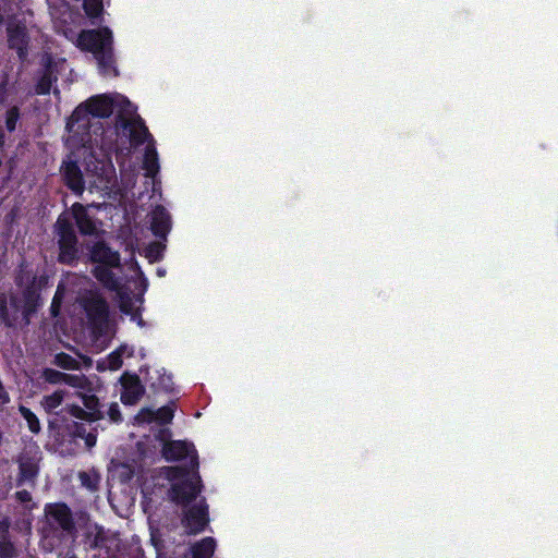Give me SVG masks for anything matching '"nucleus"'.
I'll return each instance as SVG.
<instances>
[{"instance_id":"obj_14","label":"nucleus","mask_w":558,"mask_h":558,"mask_svg":"<svg viewBox=\"0 0 558 558\" xmlns=\"http://www.w3.org/2000/svg\"><path fill=\"white\" fill-rule=\"evenodd\" d=\"M46 514L50 524L57 525L63 531H70L73 527L70 509L63 504L48 506Z\"/></svg>"},{"instance_id":"obj_21","label":"nucleus","mask_w":558,"mask_h":558,"mask_svg":"<svg viewBox=\"0 0 558 558\" xmlns=\"http://www.w3.org/2000/svg\"><path fill=\"white\" fill-rule=\"evenodd\" d=\"M106 265H98L94 269L95 277L109 290L121 294V282Z\"/></svg>"},{"instance_id":"obj_2","label":"nucleus","mask_w":558,"mask_h":558,"mask_svg":"<svg viewBox=\"0 0 558 558\" xmlns=\"http://www.w3.org/2000/svg\"><path fill=\"white\" fill-rule=\"evenodd\" d=\"M162 454L168 461H184L187 469L181 466L166 468L165 474L172 482L171 499L178 505L187 506L201 493V477L197 472L198 458L192 442L172 440L163 445Z\"/></svg>"},{"instance_id":"obj_10","label":"nucleus","mask_w":558,"mask_h":558,"mask_svg":"<svg viewBox=\"0 0 558 558\" xmlns=\"http://www.w3.org/2000/svg\"><path fill=\"white\" fill-rule=\"evenodd\" d=\"M86 410L78 405H68L62 412H68L73 417L95 421L101 417L98 410V399L93 395L80 393Z\"/></svg>"},{"instance_id":"obj_17","label":"nucleus","mask_w":558,"mask_h":558,"mask_svg":"<svg viewBox=\"0 0 558 558\" xmlns=\"http://www.w3.org/2000/svg\"><path fill=\"white\" fill-rule=\"evenodd\" d=\"M150 229L153 233L160 238L166 239L171 229V217L169 213L162 207L157 206L150 214Z\"/></svg>"},{"instance_id":"obj_20","label":"nucleus","mask_w":558,"mask_h":558,"mask_svg":"<svg viewBox=\"0 0 558 558\" xmlns=\"http://www.w3.org/2000/svg\"><path fill=\"white\" fill-rule=\"evenodd\" d=\"M89 171L96 175L93 185L98 190H107L111 186L114 178V169L110 162L98 161Z\"/></svg>"},{"instance_id":"obj_11","label":"nucleus","mask_w":558,"mask_h":558,"mask_svg":"<svg viewBox=\"0 0 558 558\" xmlns=\"http://www.w3.org/2000/svg\"><path fill=\"white\" fill-rule=\"evenodd\" d=\"M19 485L32 484L38 472V458L36 452H33V449L22 452L19 458Z\"/></svg>"},{"instance_id":"obj_32","label":"nucleus","mask_w":558,"mask_h":558,"mask_svg":"<svg viewBox=\"0 0 558 558\" xmlns=\"http://www.w3.org/2000/svg\"><path fill=\"white\" fill-rule=\"evenodd\" d=\"M20 118V112L16 107H12L7 111L5 128L9 132H13Z\"/></svg>"},{"instance_id":"obj_4","label":"nucleus","mask_w":558,"mask_h":558,"mask_svg":"<svg viewBox=\"0 0 558 558\" xmlns=\"http://www.w3.org/2000/svg\"><path fill=\"white\" fill-rule=\"evenodd\" d=\"M129 126L131 145L140 146L142 144H146L143 167L146 171V177L155 179L159 171V163L154 138L149 134L142 119L134 120Z\"/></svg>"},{"instance_id":"obj_18","label":"nucleus","mask_w":558,"mask_h":558,"mask_svg":"<svg viewBox=\"0 0 558 558\" xmlns=\"http://www.w3.org/2000/svg\"><path fill=\"white\" fill-rule=\"evenodd\" d=\"M172 418V409L170 407H161L156 411H153L150 409L141 410L134 417V423L141 425L156 421L160 424H167L170 423Z\"/></svg>"},{"instance_id":"obj_39","label":"nucleus","mask_w":558,"mask_h":558,"mask_svg":"<svg viewBox=\"0 0 558 558\" xmlns=\"http://www.w3.org/2000/svg\"><path fill=\"white\" fill-rule=\"evenodd\" d=\"M7 1L8 0H0V22L2 21V11H5V5H7Z\"/></svg>"},{"instance_id":"obj_19","label":"nucleus","mask_w":558,"mask_h":558,"mask_svg":"<svg viewBox=\"0 0 558 558\" xmlns=\"http://www.w3.org/2000/svg\"><path fill=\"white\" fill-rule=\"evenodd\" d=\"M72 216L81 233L89 235L97 233L96 221L88 215L87 209L83 205L75 203L72 206Z\"/></svg>"},{"instance_id":"obj_15","label":"nucleus","mask_w":558,"mask_h":558,"mask_svg":"<svg viewBox=\"0 0 558 558\" xmlns=\"http://www.w3.org/2000/svg\"><path fill=\"white\" fill-rule=\"evenodd\" d=\"M61 170L65 184L69 189H71L75 194L81 195L84 191V181L76 161L69 157V159L63 162Z\"/></svg>"},{"instance_id":"obj_35","label":"nucleus","mask_w":558,"mask_h":558,"mask_svg":"<svg viewBox=\"0 0 558 558\" xmlns=\"http://www.w3.org/2000/svg\"><path fill=\"white\" fill-rule=\"evenodd\" d=\"M108 416L114 423H118V422H120L122 420V416H121L118 403H111L110 404V407L108 409Z\"/></svg>"},{"instance_id":"obj_13","label":"nucleus","mask_w":558,"mask_h":558,"mask_svg":"<svg viewBox=\"0 0 558 558\" xmlns=\"http://www.w3.org/2000/svg\"><path fill=\"white\" fill-rule=\"evenodd\" d=\"M121 384L123 391L121 393V401L124 404H135L144 393V387L142 386L137 376L123 375L121 377Z\"/></svg>"},{"instance_id":"obj_29","label":"nucleus","mask_w":558,"mask_h":558,"mask_svg":"<svg viewBox=\"0 0 558 558\" xmlns=\"http://www.w3.org/2000/svg\"><path fill=\"white\" fill-rule=\"evenodd\" d=\"M54 363L61 368L77 369L80 362L66 353H59L54 357Z\"/></svg>"},{"instance_id":"obj_38","label":"nucleus","mask_w":558,"mask_h":558,"mask_svg":"<svg viewBox=\"0 0 558 558\" xmlns=\"http://www.w3.org/2000/svg\"><path fill=\"white\" fill-rule=\"evenodd\" d=\"M161 385H162V387L165 389H170L171 386H172L171 377L170 376H166V378L162 379Z\"/></svg>"},{"instance_id":"obj_42","label":"nucleus","mask_w":558,"mask_h":558,"mask_svg":"<svg viewBox=\"0 0 558 558\" xmlns=\"http://www.w3.org/2000/svg\"><path fill=\"white\" fill-rule=\"evenodd\" d=\"M23 281H24V276L21 275L19 278H17V284L19 286H22L23 284Z\"/></svg>"},{"instance_id":"obj_24","label":"nucleus","mask_w":558,"mask_h":558,"mask_svg":"<svg viewBox=\"0 0 558 558\" xmlns=\"http://www.w3.org/2000/svg\"><path fill=\"white\" fill-rule=\"evenodd\" d=\"M64 397V390H57L51 395L45 396L41 399L40 404L47 413H51L62 404Z\"/></svg>"},{"instance_id":"obj_16","label":"nucleus","mask_w":558,"mask_h":558,"mask_svg":"<svg viewBox=\"0 0 558 558\" xmlns=\"http://www.w3.org/2000/svg\"><path fill=\"white\" fill-rule=\"evenodd\" d=\"M90 258L99 265L109 267H118L120 265V255L117 251L111 250L104 242H97L90 248Z\"/></svg>"},{"instance_id":"obj_6","label":"nucleus","mask_w":558,"mask_h":558,"mask_svg":"<svg viewBox=\"0 0 558 558\" xmlns=\"http://www.w3.org/2000/svg\"><path fill=\"white\" fill-rule=\"evenodd\" d=\"M56 231L59 236V262L63 264L73 263L77 258V239L70 219L65 215L58 218Z\"/></svg>"},{"instance_id":"obj_27","label":"nucleus","mask_w":558,"mask_h":558,"mask_svg":"<svg viewBox=\"0 0 558 558\" xmlns=\"http://www.w3.org/2000/svg\"><path fill=\"white\" fill-rule=\"evenodd\" d=\"M64 384L73 388L90 391V383L84 375L66 374Z\"/></svg>"},{"instance_id":"obj_33","label":"nucleus","mask_w":558,"mask_h":558,"mask_svg":"<svg viewBox=\"0 0 558 558\" xmlns=\"http://www.w3.org/2000/svg\"><path fill=\"white\" fill-rule=\"evenodd\" d=\"M52 86V77L50 74L45 73L36 85V93L39 95L48 94Z\"/></svg>"},{"instance_id":"obj_1","label":"nucleus","mask_w":558,"mask_h":558,"mask_svg":"<svg viewBox=\"0 0 558 558\" xmlns=\"http://www.w3.org/2000/svg\"><path fill=\"white\" fill-rule=\"evenodd\" d=\"M113 111L119 116L118 125L130 133V124L136 119V108L120 94L97 95L80 105L70 117L66 129V144L71 149L77 148L85 154L92 150L93 134L100 129L99 118L109 117Z\"/></svg>"},{"instance_id":"obj_34","label":"nucleus","mask_w":558,"mask_h":558,"mask_svg":"<svg viewBox=\"0 0 558 558\" xmlns=\"http://www.w3.org/2000/svg\"><path fill=\"white\" fill-rule=\"evenodd\" d=\"M65 373L56 369L47 368L44 372V378L50 384H61L65 380Z\"/></svg>"},{"instance_id":"obj_7","label":"nucleus","mask_w":558,"mask_h":558,"mask_svg":"<svg viewBox=\"0 0 558 558\" xmlns=\"http://www.w3.org/2000/svg\"><path fill=\"white\" fill-rule=\"evenodd\" d=\"M207 523V505L203 499L190 507L184 513L183 525L191 534L203 531Z\"/></svg>"},{"instance_id":"obj_26","label":"nucleus","mask_w":558,"mask_h":558,"mask_svg":"<svg viewBox=\"0 0 558 558\" xmlns=\"http://www.w3.org/2000/svg\"><path fill=\"white\" fill-rule=\"evenodd\" d=\"M19 412L26 421L28 429L34 434H38L41 429V426L37 415L24 405H20Z\"/></svg>"},{"instance_id":"obj_22","label":"nucleus","mask_w":558,"mask_h":558,"mask_svg":"<svg viewBox=\"0 0 558 558\" xmlns=\"http://www.w3.org/2000/svg\"><path fill=\"white\" fill-rule=\"evenodd\" d=\"M133 354V350L126 345H121L119 349L110 353L102 364L98 365V368H109L111 371H117L122 365V356H131Z\"/></svg>"},{"instance_id":"obj_12","label":"nucleus","mask_w":558,"mask_h":558,"mask_svg":"<svg viewBox=\"0 0 558 558\" xmlns=\"http://www.w3.org/2000/svg\"><path fill=\"white\" fill-rule=\"evenodd\" d=\"M29 33L24 25L10 24L8 26V43L11 49H15L19 57L24 59L27 56Z\"/></svg>"},{"instance_id":"obj_9","label":"nucleus","mask_w":558,"mask_h":558,"mask_svg":"<svg viewBox=\"0 0 558 558\" xmlns=\"http://www.w3.org/2000/svg\"><path fill=\"white\" fill-rule=\"evenodd\" d=\"M88 283L86 277L77 275H68L59 284L51 303V313L57 316L60 310V304L68 292L76 293V287H83Z\"/></svg>"},{"instance_id":"obj_8","label":"nucleus","mask_w":558,"mask_h":558,"mask_svg":"<svg viewBox=\"0 0 558 558\" xmlns=\"http://www.w3.org/2000/svg\"><path fill=\"white\" fill-rule=\"evenodd\" d=\"M88 318L96 326H101L108 317V305L106 301L97 293L90 292L89 295L81 300Z\"/></svg>"},{"instance_id":"obj_23","label":"nucleus","mask_w":558,"mask_h":558,"mask_svg":"<svg viewBox=\"0 0 558 558\" xmlns=\"http://www.w3.org/2000/svg\"><path fill=\"white\" fill-rule=\"evenodd\" d=\"M216 548L213 537H205L192 547L193 558H211Z\"/></svg>"},{"instance_id":"obj_43","label":"nucleus","mask_w":558,"mask_h":558,"mask_svg":"<svg viewBox=\"0 0 558 558\" xmlns=\"http://www.w3.org/2000/svg\"><path fill=\"white\" fill-rule=\"evenodd\" d=\"M134 269H136L141 275H143V272L141 271L140 267H138V264L136 262H134V265H133Z\"/></svg>"},{"instance_id":"obj_25","label":"nucleus","mask_w":558,"mask_h":558,"mask_svg":"<svg viewBox=\"0 0 558 558\" xmlns=\"http://www.w3.org/2000/svg\"><path fill=\"white\" fill-rule=\"evenodd\" d=\"M9 522L3 520L0 522V556L3 558L12 557L14 554L13 545L7 537Z\"/></svg>"},{"instance_id":"obj_30","label":"nucleus","mask_w":558,"mask_h":558,"mask_svg":"<svg viewBox=\"0 0 558 558\" xmlns=\"http://www.w3.org/2000/svg\"><path fill=\"white\" fill-rule=\"evenodd\" d=\"M78 478L81 481V484L88 490L94 492L97 489L99 476L96 473L82 472L80 473Z\"/></svg>"},{"instance_id":"obj_31","label":"nucleus","mask_w":558,"mask_h":558,"mask_svg":"<svg viewBox=\"0 0 558 558\" xmlns=\"http://www.w3.org/2000/svg\"><path fill=\"white\" fill-rule=\"evenodd\" d=\"M84 9L89 17H97L102 12V0H84Z\"/></svg>"},{"instance_id":"obj_44","label":"nucleus","mask_w":558,"mask_h":558,"mask_svg":"<svg viewBox=\"0 0 558 558\" xmlns=\"http://www.w3.org/2000/svg\"><path fill=\"white\" fill-rule=\"evenodd\" d=\"M63 558H76V557L71 553H66Z\"/></svg>"},{"instance_id":"obj_41","label":"nucleus","mask_w":558,"mask_h":558,"mask_svg":"<svg viewBox=\"0 0 558 558\" xmlns=\"http://www.w3.org/2000/svg\"><path fill=\"white\" fill-rule=\"evenodd\" d=\"M157 275H158L159 277H163V276L166 275V270H165V269H158V270H157Z\"/></svg>"},{"instance_id":"obj_36","label":"nucleus","mask_w":558,"mask_h":558,"mask_svg":"<svg viewBox=\"0 0 558 558\" xmlns=\"http://www.w3.org/2000/svg\"><path fill=\"white\" fill-rule=\"evenodd\" d=\"M16 497L21 502H28L32 499L31 494L27 490L17 492Z\"/></svg>"},{"instance_id":"obj_37","label":"nucleus","mask_w":558,"mask_h":558,"mask_svg":"<svg viewBox=\"0 0 558 558\" xmlns=\"http://www.w3.org/2000/svg\"><path fill=\"white\" fill-rule=\"evenodd\" d=\"M95 444H96V436L89 433V434L86 436V445H87L88 447H93Z\"/></svg>"},{"instance_id":"obj_40","label":"nucleus","mask_w":558,"mask_h":558,"mask_svg":"<svg viewBox=\"0 0 558 558\" xmlns=\"http://www.w3.org/2000/svg\"><path fill=\"white\" fill-rule=\"evenodd\" d=\"M121 311L124 312V313H129V308H128V305L124 301H121Z\"/></svg>"},{"instance_id":"obj_5","label":"nucleus","mask_w":558,"mask_h":558,"mask_svg":"<svg viewBox=\"0 0 558 558\" xmlns=\"http://www.w3.org/2000/svg\"><path fill=\"white\" fill-rule=\"evenodd\" d=\"M35 290L27 287L23 292V299L12 298L10 306L7 304V298L0 296V319L8 326H14L20 318L24 324H28L29 315L35 308Z\"/></svg>"},{"instance_id":"obj_28","label":"nucleus","mask_w":558,"mask_h":558,"mask_svg":"<svg viewBox=\"0 0 558 558\" xmlns=\"http://www.w3.org/2000/svg\"><path fill=\"white\" fill-rule=\"evenodd\" d=\"M165 245L161 242H153L145 250V257L150 262H157L162 257Z\"/></svg>"},{"instance_id":"obj_3","label":"nucleus","mask_w":558,"mask_h":558,"mask_svg":"<svg viewBox=\"0 0 558 558\" xmlns=\"http://www.w3.org/2000/svg\"><path fill=\"white\" fill-rule=\"evenodd\" d=\"M78 46L88 50L97 60L100 74L118 75L112 52V32L108 27L84 31L78 36Z\"/></svg>"}]
</instances>
